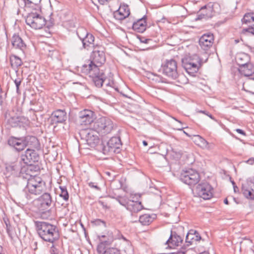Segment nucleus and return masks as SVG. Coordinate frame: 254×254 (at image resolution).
<instances>
[{
  "mask_svg": "<svg viewBox=\"0 0 254 254\" xmlns=\"http://www.w3.org/2000/svg\"><path fill=\"white\" fill-rule=\"evenodd\" d=\"M21 169V166L18 162H12L8 164L5 167V175L8 177L12 176L18 178V182H22L25 178V174Z\"/></svg>",
  "mask_w": 254,
  "mask_h": 254,
  "instance_id": "nucleus-14",
  "label": "nucleus"
},
{
  "mask_svg": "<svg viewBox=\"0 0 254 254\" xmlns=\"http://www.w3.org/2000/svg\"><path fill=\"white\" fill-rule=\"evenodd\" d=\"M88 186L92 188L95 189L96 190H100V188L97 186V183H96L91 182L88 183Z\"/></svg>",
  "mask_w": 254,
  "mask_h": 254,
  "instance_id": "nucleus-50",
  "label": "nucleus"
},
{
  "mask_svg": "<svg viewBox=\"0 0 254 254\" xmlns=\"http://www.w3.org/2000/svg\"><path fill=\"white\" fill-rule=\"evenodd\" d=\"M201 237L199 233L195 230H190L186 238V242L188 243V245H191L194 241H199Z\"/></svg>",
  "mask_w": 254,
  "mask_h": 254,
  "instance_id": "nucleus-29",
  "label": "nucleus"
},
{
  "mask_svg": "<svg viewBox=\"0 0 254 254\" xmlns=\"http://www.w3.org/2000/svg\"><path fill=\"white\" fill-rule=\"evenodd\" d=\"M182 66L186 71L190 75L195 76L200 65L199 60L197 58L194 59L189 57L182 59Z\"/></svg>",
  "mask_w": 254,
  "mask_h": 254,
  "instance_id": "nucleus-11",
  "label": "nucleus"
},
{
  "mask_svg": "<svg viewBox=\"0 0 254 254\" xmlns=\"http://www.w3.org/2000/svg\"><path fill=\"white\" fill-rule=\"evenodd\" d=\"M92 48H93L92 53H96L97 52H100L101 51H102V52H105V48L104 46H103L101 45H99L97 44H94V46Z\"/></svg>",
  "mask_w": 254,
  "mask_h": 254,
  "instance_id": "nucleus-45",
  "label": "nucleus"
},
{
  "mask_svg": "<svg viewBox=\"0 0 254 254\" xmlns=\"http://www.w3.org/2000/svg\"><path fill=\"white\" fill-rule=\"evenodd\" d=\"M54 244H52V246L50 248V253L51 254H59V250L56 248Z\"/></svg>",
  "mask_w": 254,
  "mask_h": 254,
  "instance_id": "nucleus-47",
  "label": "nucleus"
},
{
  "mask_svg": "<svg viewBox=\"0 0 254 254\" xmlns=\"http://www.w3.org/2000/svg\"><path fill=\"white\" fill-rule=\"evenodd\" d=\"M10 63L12 67L16 68L21 66L23 64L21 59L15 55L12 56L10 58Z\"/></svg>",
  "mask_w": 254,
  "mask_h": 254,
  "instance_id": "nucleus-36",
  "label": "nucleus"
},
{
  "mask_svg": "<svg viewBox=\"0 0 254 254\" xmlns=\"http://www.w3.org/2000/svg\"><path fill=\"white\" fill-rule=\"evenodd\" d=\"M40 211V218L43 219H51L52 216V211L51 209H47L44 210H39Z\"/></svg>",
  "mask_w": 254,
  "mask_h": 254,
  "instance_id": "nucleus-38",
  "label": "nucleus"
},
{
  "mask_svg": "<svg viewBox=\"0 0 254 254\" xmlns=\"http://www.w3.org/2000/svg\"><path fill=\"white\" fill-rule=\"evenodd\" d=\"M191 252H194V250L192 249H190L187 250L186 251H179L176 254H189Z\"/></svg>",
  "mask_w": 254,
  "mask_h": 254,
  "instance_id": "nucleus-51",
  "label": "nucleus"
},
{
  "mask_svg": "<svg viewBox=\"0 0 254 254\" xmlns=\"http://www.w3.org/2000/svg\"><path fill=\"white\" fill-rule=\"evenodd\" d=\"M22 80V78H21L20 77H18L14 80V82L16 87V92L18 93H19V86L20 85V84L21 83Z\"/></svg>",
  "mask_w": 254,
  "mask_h": 254,
  "instance_id": "nucleus-46",
  "label": "nucleus"
},
{
  "mask_svg": "<svg viewBox=\"0 0 254 254\" xmlns=\"http://www.w3.org/2000/svg\"><path fill=\"white\" fill-rule=\"evenodd\" d=\"M235 61L239 67L251 62L250 56L244 53H238L235 57Z\"/></svg>",
  "mask_w": 254,
  "mask_h": 254,
  "instance_id": "nucleus-30",
  "label": "nucleus"
},
{
  "mask_svg": "<svg viewBox=\"0 0 254 254\" xmlns=\"http://www.w3.org/2000/svg\"><path fill=\"white\" fill-rule=\"evenodd\" d=\"M81 227H82L84 231V233H85V235H86V231H85V228L84 227L83 225L82 224H81Z\"/></svg>",
  "mask_w": 254,
  "mask_h": 254,
  "instance_id": "nucleus-61",
  "label": "nucleus"
},
{
  "mask_svg": "<svg viewBox=\"0 0 254 254\" xmlns=\"http://www.w3.org/2000/svg\"><path fill=\"white\" fill-rule=\"evenodd\" d=\"M147 16L144 15L142 17L134 21L131 26L132 29L138 33H143L146 29L147 27Z\"/></svg>",
  "mask_w": 254,
  "mask_h": 254,
  "instance_id": "nucleus-25",
  "label": "nucleus"
},
{
  "mask_svg": "<svg viewBox=\"0 0 254 254\" xmlns=\"http://www.w3.org/2000/svg\"><path fill=\"white\" fill-rule=\"evenodd\" d=\"M206 8H207V5H204V6H202V7L200 8V10H203V9H206Z\"/></svg>",
  "mask_w": 254,
  "mask_h": 254,
  "instance_id": "nucleus-62",
  "label": "nucleus"
},
{
  "mask_svg": "<svg viewBox=\"0 0 254 254\" xmlns=\"http://www.w3.org/2000/svg\"><path fill=\"white\" fill-rule=\"evenodd\" d=\"M183 241V238L176 232L171 231V235L164 245H167L166 249H175L176 247L180 246L182 243Z\"/></svg>",
  "mask_w": 254,
  "mask_h": 254,
  "instance_id": "nucleus-22",
  "label": "nucleus"
},
{
  "mask_svg": "<svg viewBox=\"0 0 254 254\" xmlns=\"http://www.w3.org/2000/svg\"><path fill=\"white\" fill-rule=\"evenodd\" d=\"M246 163L250 165H254V158L252 157L250 159H249L248 160H247Z\"/></svg>",
  "mask_w": 254,
  "mask_h": 254,
  "instance_id": "nucleus-54",
  "label": "nucleus"
},
{
  "mask_svg": "<svg viewBox=\"0 0 254 254\" xmlns=\"http://www.w3.org/2000/svg\"><path fill=\"white\" fill-rule=\"evenodd\" d=\"M67 116L65 110L57 109L53 111L50 117L51 125L64 123Z\"/></svg>",
  "mask_w": 254,
  "mask_h": 254,
  "instance_id": "nucleus-17",
  "label": "nucleus"
},
{
  "mask_svg": "<svg viewBox=\"0 0 254 254\" xmlns=\"http://www.w3.org/2000/svg\"><path fill=\"white\" fill-rule=\"evenodd\" d=\"M34 223L38 236L44 241L54 244L59 239L60 232L56 225L38 220L34 221Z\"/></svg>",
  "mask_w": 254,
  "mask_h": 254,
  "instance_id": "nucleus-1",
  "label": "nucleus"
},
{
  "mask_svg": "<svg viewBox=\"0 0 254 254\" xmlns=\"http://www.w3.org/2000/svg\"><path fill=\"white\" fill-rule=\"evenodd\" d=\"M25 176V178L22 180L24 184H26L23 192L26 199L31 200L45 191V183L40 177L32 176L28 174H26Z\"/></svg>",
  "mask_w": 254,
  "mask_h": 254,
  "instance_id": "nucleus-2",
  "label": "nucleus"
},
{
  "mask_svg": "<svg viewBox=\"0 0 254 254\" xmlns=\"http://www.w3.org/2000/svg\"><path fill=\"white\" fill-rule=\"evenodd\" d=\"M130 14V9L126 4H121L118 10L113 13L114 17L118 20H123Z\"/></svg>",
  "mask_w": 254,
  "mask_h": 254,
  "instance_id": "nucleus-24",
  "label": "nucleus"
},
{
  "mask_svg": "<svg viewBox=\"0 0 254 254\" xmlns=\"http://www.w3.org/2000/svg\"><path fill=\"white\" fill-rule=\"evenodd\" d=\"M238 69L241 75L245 77L249 76L254 73V64L250 62L239 67Z\"/></svg>",
  "mask_w": 254,
  "mask_h": 254,
  "instance_id": "nucleus-27",
  "label": "nucleus"
},
{
  "mask_svg": "<svg viewBox=\"0 0 254 254\" xmlns=\"http://www.w3.org/2000/svg\"><path fill=\"white\" fill-rule=\"evenodd\" d=\"M76 34L82 42L83 48L88 51L91 50L94 46V36L82 27L77 30Z\"/></svg>",
  "mask_w": 254,
  "mask_h": 254,
  "instance_id": "nucleus-9",
  "label": "nucleus"
},
{
  "mask_svg": "<svg viewBox=\"0 0 254 254\" xmlns=\"http://www.w3.org/2000/svg\"><path fill=\"white\" fill-rule=\"evenodd\" d=\"M151 77H149V78H151L152 80L154 81L156 83H160V82H163V79L164 78L158 75H157L156 74H152Z\"/></svg>",
  "mask_w": 254,
  "mask_h": 254,
  "instance_id": "nucleus-44",
  "label": "nucleus"
},
{
  "mask_svg": "<svg viewBox=\"0 0 254 254\" xmlns=\"http://www.w3.org/2000/svg\"><path fill=\"white\" fill-rule=\"evenodd\" d=\"M233 188L235 192H236L239 190V188L236 185H234Z\"/></svg>",
  "mask_w": 254,
  "mask_h": 254,
  "instance_id": "nucleus-59",
  "label": "nucleus"
},
{
  "mask_svg": "<svg viewBox=\"0 0 254 254\" xmlns=\"http://www.w3.org/2000/svg\"><path fill=\"white\" fill-rule=\"evenodd\" d=\"M94 130L86 128L80 130L79 134L82 139L86 140L91 147H95L100 143V138Z\"/></svg>",
  "mask_w": 254,
  "mask_h": 254,
  "instance_id": "nucleus-12",
  "label": "nucleus"
},
{
  "mask_svg": "<svg viewBox=\"0 0 254 254\" xmlns=\"http://www.w3.org/2000/svg\"><path fill=\"white\" fill-rule=\"evenodd\" d=\"M180 180L190 187H194L200 180L199 173L192 169L183 170L180 176Z\"/></svg>",
  "mask_w": 254,
  "mask_h": 254,
  "instance_id": "nucleus-7",
  "label": "nucleus"
},
{
  "mask_svg": "<svg viewBox=\"0 0 254 254\" xmlns=\"http://www.w3.org/2000/svg\"><path fill=\"white\" fill-rule=\"evenodd\" d=\"M24 143L27 146H29L32 149H39L40 147V144L37 138L34 136L28 135L24 136Z\"/></svg>",
  "mask_w": 254,
  "mask_h": 254,
  "instance_id": "nucleus-28",
  "label": "nucleus"
},
{
  "mask_svg": "<svg viewBox=\"0 0 254 254\" xmlns=\"http://www.w3.org/2000/svg\"><path fill=\"white\" fill-rule=\"evenodd\" d=\"M214 35L211 33L204 34L199 40V44L201 49L207 51L212 47L214 43Z\"/></svg>",
  "mask_w": 254,
  "mask_h": 254,
  "instance_id": "nucleus-20",
  "label": "nucleus"
},
{
  "mask_svg": "<svg viewBox=\"0 0 254 254\" xmlns=\"http://www.w3.org/2000/svg\"><path fill=\"white\" fill-rule=\"evenodd\" d=\"M37 246H38V242L36 241H35L33 242V243L31 245V247L34 251H36L38 249Z\"/></svg>",
  "mask_w": 254,
  "mask_h": 254,
  "instance_id": "nucleus-53",
  "label": "nucleus"
},
{
  "mask_svg": "<svg viewBox=\"0 0 254 254\" xmlns=\"http://www.w3.org/2000/svg\"><path fill=\"white\" fill-rule=\"evenodd\" d=\"M224 203L226 204H229V202H228V199L227 198H226L224 200Z\"/></svg>",
  "mask_w": 254,
  "mask_h": 254,
  "instance_id": "nucleus-60",
  "label": "nucleus"
},
{
  "mask_svg": "<svg viewBox=\"0 0 254 254\" xmlns=\"http://www.w3.org/2000/svg\"><path fill=\"white\" fill-rule=\"evenodd\" d=\"M92 57L93 60L92 61H88L86 64H88V62H93L96 65L99 66L103 64L106 62V56L105 52L101 51L97 52L96 53H92Z\"/></svg>",
  "mask_w": 254,
  "mask_h": 254,
  "instance_id": "nucleus-26",
  "label": "nucleus"
},
{
  "mask_svg": "<svg viewBox=\"0 0 254 254\" xmlns=\"http://www.w3.org/2000/svg\"><path fill=\"white\" fill-rule=\"evenodd\" d=\"M100 240V243L97 247V252L101 254L105 249L106 246L111 245L113 242L116 240L123 239L125 242L128 240L125 238L121 232L117 229H114L113 230H108L105 234L98 236Z\"/></svg>",
  "mask_w": 254,
  "mask_h": 254,
  "instance_id": "nucleus-4",
  "label": "nucleus"
},
{
  "mask_svg": "<svg viewBox=\"0 0 254 254\" xmlns=\"http://www.w3.org/2000/svg\"><path fill=\"white\" fill-rule=\"evenodd\" d=\"M12 47L23 53L26 49V45L18 33H14L10 39Z\"/></svg>",
  "mask_w": 254,
  "mask_h": 254,
  "instance_id": "nucleus-23",
  "label": "nucleus"
},
{
  "mask_svg": "<svg viewBox=\"0 0 254 254\" xmlns=\"http://www.w3.org/2000/svg\"><path fill=\"white\" fill-rule=\"evenodd\" d=\"M122 143L120 137L113 136L107 142L106 145L102 146V152L105 155L113 153H119L121 150Z\"/></svg>",
  "mask_w": 254,
  "mask_h": 254,
  "instance_id": "nucleus-10",
  "label": "nucleus"
},
{
  "mask_svg": "<svg viewBox=\"0 0 254 254\" xmlns=\"http://www.w3.org/2000/svg\"><path fill=\"white\" fill-rule=\"evenodd\" d=\"M235 131L237 132H238V133H240V134H242L243 135L246 136V133L243 129H240V128H237V129H235Z\"/></svg>",
  "mask_w": 254,
  "mask_h": 254,
  "instance_id": "nucleus-52",
  "label": "nucleus"
},
{
  "mask_svg": "<svg viewBox=\"0 0 254 254\" xmlns=\"http://www.w3.org/2000/svg\"><path fill=\"white\" fill-rule=\"evenodd\" d=\"M50 24H48L47 25V27L49 28L51 26H52L54 25L55 24V22H54V20L52 18H51L50 20Z\"/></svg>",
  "mask_w": 254,
  "mask_h": 254,
  "instance_id": "nucleus-56",
  "label": "nucleus"
},
{
  "mask_svg": "<svg viewBox=\"0 0 254 254\" xmlns=\"http://www.w3.org/2000/svg\"><path fill=\"white\" fill-rule=\"evenodd\" d=\"M59 188L61 190L60 196L62 197L64 201H67L69 199V193L65 186H60Z\"/></svg>",
  "mask_w": 254,
  "mask_h": 254,
  "instance_id": "nucleus-37",
  "label": "nucleus"
},
{
  "mask_svg": "<svg viewBox=\"0 0 254 254\" xmlns=\"http://www.w3.org/2000/svg\"><path fill=\"white\" fill-rule=\"evenodd\" d=\"M251 190L254 192V177L251 181Z\"/></svg>",
  "mask_w": 254,
  "mask_h": 254,
  "instance_id": "nucleus-55",
  "label": "nucleus"
},
{
  "mask_svg": "<svg viewBox=\"0 0 254 254\" xmlns=\"http://www.w3.org/2000/svg\"><path fill=\"white\" fill-rule=\"evenodd\" d=\"M156 216L154 214H144L139 217V221L142 225H149L156 218Z\"/></svg>",
  "mask_w": 254,
  "mask_h": 254,
  "instance_id": "nucleus-31",
  "label": "nucleus"
},
{
  "mask_svg": "<svg viewBox=\"0 0 254 254\" xmlns=\"http://www.w3.org/2000/svg\"><path fill=\"white\" fill-rule=\"evenodd\" d=\"M109 0H98V1L100 4L103 5Z\"/></svg>",
  "mask_w": 254,
  "mask_h": 254,
  "instance_id": "nucleus-58",
  "label": "nucleus"
},
{
  "mask_svg": "<svg viewBox=\"0 0 254 254\" xmlns=\"http://www.w3.org/2000/svg\"><path fill=\"white\" fill-rule=\"evenodd\" d=\"M247 33L254 36V26L253 25H252L248 28H243L241 32V34L245 35H247Z\"/></svg>",
  "mask_w": 254,
  "mask_h": 254,
  "instance_id": "nucleus-43",
  "label": "nucleus"
},
{
  "mask_svg": "<svg viewBox=\"0 0 254 254\" xmlns=\"http://www.w3.org/2000/svg\"><path fill=\"white\" fill-rule=\"evenodd\" d=\"M199 254H209V253L207 252L204 251L203 252L200 253Z\"/></svg>",
  "mask_w": 254,
  "mask_h": 254,
  "instance_id": "nucleus-64",
  "label": "nucleus"
},
{
  "mask_svg": "<svg viewBox=\"0 0 254 254\" xmlns=\"http://www.w3.org/2000/svg\"><path fill=\"white\" fill-rule=\"evenodd\" d=\"M37 206L39 210H44L49 208L53 203V199L50 193L45 192L37 199Z\"/></svg>",
  "mask_w": 254,
  "mask_h": 254,
  "instance_id": "nucleus-18",
  "label": "nucleus"
},
{
  "mask_svg": "<svg viewBox=\"0 0 254 254\" xmlns=\"http://www.w3.org/2000/svg\"><path fill=\"white\" fill-rule=\"evenodd\" d=\"M143 144L144 146H147V142L146 141H143Z\"/></svg>",
  "mask_w": 254,
  "mask_h": 254,
  "instance_id": "nucleus-63",
  "label": "nucleus"
},
{
  "mask_svg": "<svg viewBox=\"0 0 254 254\" xmlns=\"http://www.w3.org/2000/svg\"><path fill=\"white\" fill-rule=\"evenodd\" d=\"M94 113L89 110H84L80 112L79 114V121L81 125H88L93 122L94 119Z\"/></svg>",
  "mask_w": 254,
  "mask_h": 254,
  "instance_id": "nucleus-21",
  "label": "nucleus"
},
{
  "mask_svg": "<svg viewBox=\"0 0 254 254\" xmlns=\"http://www.w3.org/2000/svg\"><path fill=\"white\" fill-rule=\"evenodd\" d=\"M44 51L45 52V54L52 59H58L60 56L59 51L53 47H47L44 49Z\"/></svg>",
  "mask_w": 254,
  "mask_h": 254,
  "instance_id": "nucleus-33",
  "label": "nucleus"
},
{
  "mask_svg": "<svg viewBox=\"0 0 254 254\" xmlns=\"http://www.w3.org/2000/svg\"><path fill=\"white\" fill-rule=\"evenodd\" d=\"M81 72L89 75L93 84L98 88L102 86L107 77L103 70H101L98 65L93 62H88V64H84L81 67Z\"/></svg>",
  "mask_w": 254,
  "mask_h": 254,
  "instance_id": "nucleus-3",
  "label": "nucleus"
},
{
  "mask_svg": "<svg viewBox=\"0 0 254 254\" xmlns=\"http://www.w3.org/2000/svg\"><path fill=\"white\" fill-rule=\"evenodd\" d=\"M116 200L122 205L125 206L127 209V206L129 203L130 200L126 196H118L116 198Z\"/></svg>",
  "mask_w": 254,
  "mask_h": 254,
  "instance_id": "nucleus-39",
  "label": "nucleus"
},
{
  "mask_svg": "<svg viewBox=\"0 0 254 254\" xmlns=\"http://www.w3.org/2000/svg\"><path fill=\"white\" fill-rule=\"evenodd\" d=\"M39 159V156L34 149H27L24 154L21 156V160L23 162L30 166H31L33 163L38 162Z\"/></svg>",
  "mask_w": 254,
  "mask_h": 254,
  "instance_id": "nucleus-16",
  "label": "nucleus"
},
{
  "mask_svg": "<svg viewBox=\"0 0 254 254\" xmlns=\"http://www.w3.org/2000/svg\"><path fill=\"white\" fill-rule=\"evenodd\" d=\"M197 136L198 137L200 142L202 143V145L204 147H207V145H208V142L200 136L197 135Z\"/></svg>",
  "mask_w": 254,
  "mask_h": 254,
  "instance_id": "nucleus-49",
  "label": "nucleus"
},
{
  "mask_svg": "<svg viewBox=\"0 0 254 254\" xmlns=\"http://www.w3.org/2000/svg\"><path fill=\"white\" fill-rule=\"evenodd\" d=\"M143 208V206L140 201L130 200L127 209L133 212H137L142 210Z\"/></svg>",
  "mask_w": 254,
  "mask_h": 254,
  "instance_id": "nucleus-32",
  "label": "nucleus"
},
{
  "mask_svg": "<svg viewBox=\"0 0 254 254\" xmlns=\"http://www.w3.org/2000/svg\"><path fill=\"white\" fill-rule=\"evenodd\" d=\"M243 24H249L254 23V12H248L245 14L241 20ZM254 26V23L252 24Z\"/></svg>",
  "mask_w": 254,
  "mask_h": 254,
  "instance_id": "nucleus-34",
  "label": "nucleus"
},
{
  "mask_svg": "<svg viewBox=\"0 0 254 254\" xmlns=\"http://www.w3.org/2000/svg\"><path fill=\"white\" fill-rule=\"evenodd\" d=\"M102 254H121V250L117 248L109 247L102 252Z\"/></svg>",
  "mask_w": 254,
  "mask_h": 254,
  "instance_id": "nucleus-40",
  "label": "nucleus"
},
{
  "mask_svg": "<svg viewBox=\"0 0 254 254\" xmlns=\"http://www.w3.org/2000/svg\"><path fill=\"white\" fill-rule=\"evenodd\" d=\"M7 141L8 145L13 147L17 152L21 151L26 148L24 136L17 137L11 136L8 138Z\"/></svg>",
  "mask_w": 254,
  "mask_h": 254,
  "instance_id": "nucleus-19",
  "label": "nucleus"
},
{
  "mask_svg": "<svg viewBox=\"0 0 254 254\" xmlns=\"http://www.w3.org/2000/svg\"><path fill=\"white\" fill-rule=\"evenodd\" d=\"M26 24L35 30L42 29L46 24L45 18L37 12H30L25 17Z\"/></svg>",
  "mask_w": 254,
  "mask_h": 254,
  "instance_id": "nucleus-8",
  "label": "nucleus"
},
{
  "mask_svg": "<svg viewBox=\"0 0 254 254\" xmlns=\"http://www.w3.org/2000/svg\"><path fill=\"white\" fill-rule=\"evenodd\" d=\"M196 192L203 199H209L213 196V188L208 182H202L197 186Z\"/></svg>",
  "mask_w": 254,
  "mask_h": 254,
  "instance_id": "nucleus-15",
  "label": "nucleus"
},
{
  "mask_svg": "<svg viewBox=\"0 0 254 254\" xmlns=\"http://www.w3.org/2000/svg\"><path fill=\"white\" fill-rule=\"evenodd\" d=\"M247 77H248L247 79L248 81H254V75L253 74H252V75L247 76Z\"/></svg>",
  "mask_w": 254,
  "mask_h": 254,
  "instance_id": "nucleus-57",
  "label": "nucleus"
},
{
  "mask_svg": "<svg viewBox=\"0 0 254 254\" xmlns=\"http://www.w3.org/2000/svg\"><path fill=\"white\" fill-rule=\"evenodd\" d=\"M91 223L92 225L95 226H103L104 227H107L106 222L101 219H95L91 221Z\"/></svg>",
  "mask_w": 254,
  "mask_h": 254,
  "instance_id": "nucleus-42",
  "label": "nucleus"
},
{
  "mask_svg": "<svg viewBox=\"0 0 254 254\" xmlns=\"http://www.w3.org/2000/svg\"><path fill=\"white\" fill-rule=\"evenodd\" d=\"M92 128L100 135L104 136L111 134L116 127L112 120L102 117L93 123Z\"/></svg>",
  "mask_w": 254,
  "mask_h": 254,
  "instance_id": "nucleus-5",
  "label": "nucleus"
},
{
  "mask_svg": "<svg viewBox=\"0 0 254 254\" xmlns=\"http://www.w3.org/2000/svg\"><path fill=\"white\" fill-rule=\"evenodd\" d=\"M161 70L165 75L172 79H176L179 77L177 63L173 59L167 60L164 64H162Z\"/></svg>",
  "mask_w": 254,
  "mask_h": 254,
  "instance_id": "nucleus-13",
  "label": "nucleus"
},
{
  "mask_svg": "<svg viewBox=\"0 0 254 254\" xmlns=\"http://www.w3.org/2000/svg\"><path fill=\"white\" fill-rule=\"evenodd\" d=\"M3 221L6 226L7 233L9 237L12 239V232H11L12 227H11V226L10 225V221L7 218H3Z\"/></svg>",
  "mask_w": 254,
  "mask_h": 254,
  "instance_id": "nucleus-41",
  "label": "nucleus"
},
{
  "mask_svg": "<svg viewBox=\"0 0 254 254\" xmlns=\"http://www.w3.org/2000/svg\"><path fill=\"white\" fill-rule=\"evenodd\" d=\"M4 116L5 124L11 127H24L28 122L27 118L18 115L13 110L6 111Z\"/></svg>",
  "mask_w": 254,
  "mask_h": 254,
  "instance_id": "nucleus-6",
  "label": "nucleus"
},
{
  "mask_svg": "<svg viewBox=\"0 0 254 254\" xmlns=\"http://www.w3.org/2000/svg\"><path fill=\"white\" fill-rule=\"evenodd\" d=\"M242 191L245 197L254 200V194L252 193L251 190L248 187L243 185Z\"/></svg>",
  "mask_w": 254,
  "mask_h": 254,
  "instance_id": "nucleus-35",
  "label": "nucleus"
},
{
  "mask_svg": "<svg viewBox=\"0 0 254 254\" xmlns=\"http://www.w3.org/2000/svg\"><path fill=\"white\" fill-rule=\"evenodd\" d=\"M198 112L205 114L206 116H207L208 117H209L210 119L217 122V120L211 114H210L209 112H207L206 111L200 110Z\"/></svg>",
  "mask_w": 254,
  "mask_h": 254,
  "instance_id": "nucleus-48",
  "label": "nucleus"
}]
</instances>
